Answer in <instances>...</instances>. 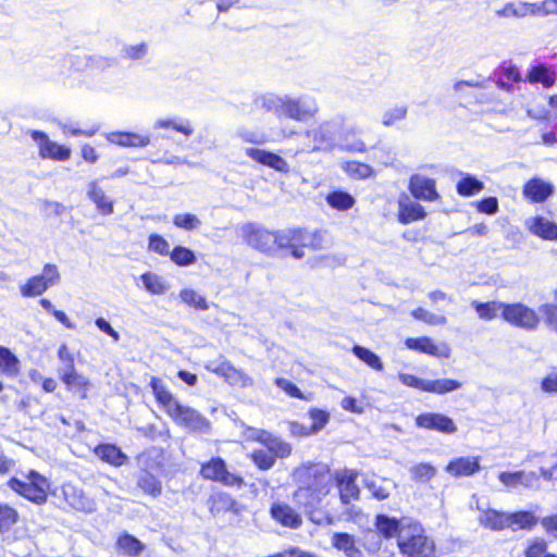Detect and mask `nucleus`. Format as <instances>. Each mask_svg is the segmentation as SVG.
Returning a JSON list of instances; mask_svg holds the SVG:
<instances>
[{
  "label": "nucleus",
  "instance_id": "obj_62",
  "mask_svg": "<svg viewBox=\"0 0 557 557\" xmlns=\"http://www.w3.org/2000/svg\"><path fill=\"white\" fill-rule=\"evenodd\" d=\"M547 544L543 539H535L530 542L525 549V557H542L546 552Z\"/></svg>",
  "mask_w": 557,
  "mask_h": 557
},
{
  "label": "nucleus",
  "instance_id": "obj_47",
  "mask_svg": "<svg viewBox=\"0 0 557 557\" xmlns=\"http://www.w3.org/2000/svg\"><path fill=\"white\" fill-rule=\"evenodd\" d=\"M171 260L181 267L190 265L196 262L194 251L186 247L176 246L170 253Z\"/></svg>",
  "mask_w": 557,
  "mask_h": 557
},
{
  "label": "nucleus",
  "instance_id": "obj_34",
  "mask_svg": "<svg viewBox=\"0 0 557 557\" xmlns=\"http://www.w3.org/2000/svg\"><path fill=\"white\" fill-rule=\"evenodd\" d=\"M20 361L17 357L7 347L0 346V370L9 376L18 373Z\"/></svg>",
  "mask_w": 557,
  "mask_h": 557
},
{
  "label": "nucleus",
  "instance_id": "obj_31",
  "mask_svg": "<svg viewBox=\"0 0 557 557\" xmlns=\"http://www.w3.org/2000/svg\"><path fill=\"white\" fill-rule=\"evenodd\" d=\"M136 484L145 494L153 498L160 496L162 493V484L160 480L148 471L139 472Z\"/></svg>",
  "mask_w": 557,
  "mask_h": 557
},
{
  "label": "nucleus",
  "instance_id": "obj_12",
  "mask_svg": "<svg viewBox=\"0 0 557 557\" xmlns=\"http://www.w3.org/2000/svg\"><path fill=\"white\" fill-rule=\"evenodd\" d=\"M408 188L411 195L419 200L434 201L440 197L435 181L421 174L411 175Z\"/></svg>",
  "mask_w": 557,
  "mask_h": 557
},
{
  "label": "nucleus",
  "instance_id": "obj_10",
  "mask_svg": "<svg viewBox=\"0 0 557 557\" xmlns=\"http://www.w3.org/2000/svg\"><path fill=\"white\" fill-rule=\"evenodd\" d=\"M334 480L343 505H349L352 500L359 499L360 490L356 483L357 472L347 469L339 470L335 472Z\"/></svg>",
  "mask_w": 557,
  "mask_h": 557
},
{
  "label": "nucleus",
  "instance_id": "obj_48",
  "mask_svg": "<svg viewBox=\"0 0 557 557\" xmlns=\"http://www.w3.org/2000/svg\"><path fill=\"white\" fill-rule=\"evenodd\" d=\"M18 518L17 511L8 506L0 504V532H8L13 524L16 523Z\"/></svg>",
  "mask_w": 557,
  "mask_h": 557
},
{
  "label": "nucleus",
  "instance_id": "obj_8",
  "mask_svg": "<svg viewBox=\"0 0 557 557\" xmlns=\"http://www.w3.org/2000/svg\"><path fill=\"white\" fill-rule=\"evenodd\" d=\"M62 496L66 504L74 510L92 513L97 510V503L85 491L72 483L62 485Z\"/></svg>",
  "mask_w": 557,
  "mask_h": 557
},
{
  "label": "nucleus",
  "instance_id": "obj_16",
  "mask_svg": "<svg viewBox=\"0 0 557 557\" xmlns=\"http://www.w3.org/2000/svg\"><path fill=\"white\" fill-rule=\"evenodd\" d=\"M207 505L213 516H219L225 512L239 515L243 509L240 504H238L231 495L223 492L212 494L209 497Z\"/></svg>",
  "mask_w": 557,
  "mask_h": 557
},
{
  "label": "nucleus",
  "instance_id": "obj_15",
  "mask_svg": "<svg viewBox=\"0 0 557 557\" xmlns=\"http://www.w3.org/2000/svg\"><path fill=\"white\" fill-rule=\"evenodd\" d=\"M412 518L403 517L401 519L391 518L387 515H377L374 525L377 532L386 540L397 536L404 531L405 527L410 525Z\"/></svg>",
  "mask_w": 557,
  "mask_h": 557
},
{
  "label": "nucleus",
  "instance_id": "obj_58",
  "mask_svg": "<svg viewBox=\"0 0 557 557\" xmlns=\"http://www.w3.org/2000/svg\"><path fill=\"white\" fill-rule=\"evenodd\" d=\"M309 417L312 421L310 432L318 433L321 431L329 421V413L320 409H312L309 411Z\"/></svg>",
  "mask_w": 557,
  "mask_h": 557
},
{
  "label": "nucleus",
  "instance_id": "obj_57",
  "mask_svg": "<svg viewBox=\"0 0 557 557\" xmlns=\"http://www.w3.org/2000/svg\"><path fill=\"white\" fill-rule=\"evenodd\" d=\"M345 169L349 175L357 178H368L373 174L370 165L359 162H348Z\"/></svg>",
  "mask_w": 557,
  "mask_h": 557
},
{
  "label": "nucleus",
  "instance_id": "obj_7",
  "mask_svg": "<svg viewBox=\"0 0 557 557\" xmlns=\"http://www.w3.org/2000/svg\"><path fill=\"white\" fill-rule=\"evenodd\" d=\"M244 240L253 249L265 253H272L275 250L274 232L247 223L242 227Z\"/></svg>",
  "mask_w": 557,
  "mask_h": 557
},
{
  "label": "nucleus",
  "instance_id": "obj_29",
  "mask_svg": "<svg viewBox=\"0 0 557 557\" xmlns=\"http://www.w3.org/2000/svg\"><path fill=\"white\" fill-rule=\"evenodd\" d=\"M480 523L493 531H502L509 528L508 513L488 509L481 515Z\"/></svg>",
  "mask_w": 557,
  "mask_h": 557
},
{
  "label": "nucleus",
  "instance_id": "obj_50",
  "mask_svg": "<svg viewBox=\"0 0 557 557\" xmlns=\"http://www.w3.org/2000/svg\"><path fill=\"white\" fill-rule=\"evenodd\" d=\"M180 297L185 304H187L189 306H194L197 309H200V310L208 309L206 298L202 297L201 295H199L194 289L186 288V289L181 290Z\"/></svg>",
  "mask_w": 557,
  "mask_h": 557
},
{
  "label": "nucleus",
  "instance_id": "obj_3",
  "mask_svg": "<svg viewBox=\"0 0 557 557\" xmlns=\"http://www.w3.org/2000/svg\"><path fill=\"white\" fill-rule=\"evenodd\" d=\"M150 386L158 403L165 409L166 413L181 426L193 432L207 434L210 432L211 425L207 418L200 414L194 408L183 406L173 395L165 388L161 380L152 377Z\"/></svg>",
  "mask_w": 557,
  "mask_h": 557
},
{
  "label": "nucleus",
  "instance_id": "obj_36",
  "mask_svg": "<svg viewBox=\"0 0 557 557\" xmlns=\"http://www.w3.org/2000/svg\"><path fill=\"white\" fill-rule=\"evenodd\" d=\"M528 79L531 83H541L544 87L549 88L555 84L556 76L547 66L536 65L530 70Z\"/></svg>",
  "mask_w": 557,
  "mask_h": 557
},
{
  "label": "nucleus",
  "instance_id": "obj_1",
  "mask_svg": "<svg viewBox=\"0 0 557 557\" xmlns=\"http://www.w3.org/2000/svg\"><path fill=\"white\" fill-rule=\"evenodd\" d=\"M252 104L256 110L297 122H306L319 111L317 101L308 95L292 98L288 95L267 92L256 96Z\"/></svg>",
  "mask_w": 557,
  "mask_h": 557
},
{
  "label": "nucleus",
  "instance_id": "obj_32",
  "mask_svg": "<svg viewBox=\"0 0 557 557\" xmlns=\"http://www.w3.org/2000/svg\"><path fill=\"white\" fill-rule=\"evenodd\" d=\"M275 248L289 249L301 242L300 228H287L274 232Z\"/></svg>",
  "mask_w": 557,
  "mask_h": 557
},
{
  "label": "nucleus",
  "instance_id": "obj_52",
  "mask_svg": "<svg viewBox=\"0 0 557 557\" xmlns=\"http://www.w3.org/2000/svg\"><path fill=\"white\" fill-rule=\"evenodd\" d=\"M173 223L175 226L191 231L196 230L200 226L201 221L199 218L191 213H185V214H176L173 219Z\"/></svg>",
  "mask_w": 557,
  "mask_h": 557
},
{
  "label": "nucleus",
  "instance_id": "obj_40",
  "mask_svg": "<svg viewBox=\"0 0 557 557\" xmlns=\"http://www.w3.org/2000/svg\"><path fill=\"white\" fill-rule=\"evenodd\" d=\"M354 355L376 371L383 370V362L380 357L370 349L360 345L352 347Z\"/></svg>",
  "mask_w": 557,
  "mask_h": 557
},
{
  "label": "nucleus",
  "instance_id": "obj_59",
  "mask_svg": "<svg viewBox=\"0 0 557 557\" xmlns=\"http://www.w3.org/2000/svg\"><path fill=\"white\" fill-rule=\"evenodd\" d=\"M523 471L516 472H500L498 475L499 481L508 488H518L523 486Z\"/></svg>",
  "mask_w": 557,
  "mask_h": 557
},
{
  "label": "nucleus",
  "instance_id": "obj_61",
  "mask_svg": "<svg viewBox=\"0 0 557 557\" xmlns=\"http://www.w3.org/2000/svg\"><path fill=\"white\" fill-rule=\"evenodd\" d=\"M515 7H516V18H523L529 15L537 16L539 8L536 7V3L518 1V2H515Z\"/></svg>",
  "mask_w": 557,
  "mask_h": 557
},
{
  "label": "nucleus",
  "instance_id": "obj_9",
  "mask_svg": "<svg viewBox=\"0 0 557 557\" xmlns=\"http://www.w3.org/2000/svg\"><path fill=\"white\" fill-rule=\"evenodd\" d=\"M29 135L39 146V156L44 159H53L66 161L71 157V150L54 141H51L48 135L41 131H29Z\"/></svg>",
  "mask_w": 557,
  "mask_h": 557
},
{
  "label": "nucleus",
  "instance_id": "obj_21",
  "mask_svg": "<svg viewBox=\"0 0 557 557\" xmlns=\"http://www.w3.org/2000/svg\"><path fill=\"white\" fill-rule=\"evenodd\" d=\"M208 369L218 375L223 376L230 384H239L242 386H249L252 384V380L247 374L233 367L228 361H223L215 368L208 367Z\"/></svg>",
  "mask_w": 557,
  "mask_h": 557
},
{
  "label": "nucleus",
  "instance_id": "obj_11",
  "mask_svg": "<svg viewBox=\"0 0 557 557\" xmlns=\"http://www.w3.org/2000/svg\"><path fill=\"white\" fill-rule=\"evenodd\" d=\"M416 425L421 429L436 431L444 434H454L457 432V426L453 419L437 412H426L417 416Z\"/></svg>",
  "mask_w": 557,
  "mask_h": 557
},
{
  "label": "nucleus",
  "instance_id": "obj_5",
  "mask_svg": "<svg viewBox=\"0 0 557 557\" xmlns=\"http://www.w3.org/2000/svg\"><path fill=\"white\" fill-rule=\"evenodd\" d=\"M200 474L206 480L220 482L226 486H242L244 483L240 476L227 470V466L221 457H214L203 463Z\"/></svg>",
  "mask_w": 557,
  "mask_h": 557
},
{
  "label": "nucleus",
  "instance_id": "obj_13",
  "mask_svg": "<svg viewBox=\"0 0 557 557\" xmlns=\"http://www.w3.org/2000/svg\"><path fill=\"white\" fill-rule=\"evenodd\" d=\"M8 486L25 497L26 499L37 504L42 505L47 502V488L45 486L38 485V483H29L21 481L16 478H12L8 481Z\"/></svg>",
  "mask_w": 557,
  "mask_h": 557
},
{
  "label": "nucleus",
  "instance_id": "obj_19",
  "mask_svg": "<svg viewBox=\"0 0 557 557\" xmlns=\"http://www.w3.org/2000/svg\"><path fill=\"white\" fill-rule=\"evenodd\" d=\"M406 346L409 349L424 352L434 357L447 358L449 357L450 354V349L446 344H441L440 346H437L430 337L426 336L408 338L406 341Z\"/></svg>",
  "mask_w": 557,
  "mask_h": 557
},
{
  "label": "nucleus",
  "instance_id": "obj_49",
  "mask_svg": "<svg viewBox=\"0 0 557 557\" xmlns=\"http://www.w3.org/2000/svg\"><path fill=\"white\" fill-rule=\"evenodd\" d=\"M408 108L406 106H398L386 110L382 115V124L386 127L406 119Z\"/></svg>",
  "mask_w": 557,
  "mask_h": 557
},
{
  "label": "nucleus",
  "instance_id": "obj_4",
  "mask_svg": "<svg viewBox=\"0 0 557 557\" xmlns=\"http://www.w3.org/2000/svg\"><path fill=\"white\" fill-rule=\"evenodd\" d=\"M397 545L400 553L408 557H432L435 548L434 542L424 534L421 523L413 519L399 534Z\"/></svg>",
  "mask_w": 557,
  "mask_h": 557
},
{
  "label": "nucleus",
  "instance_id": "obj_42",
  "mask_svg": "<svg viewBox=\"0 0 557 557\" xmlns=\"http://www.w3.org/2000/svg\"><path fill=\"white\" fill-rule=\"evenodd\" d=\"M327 203L337 210H348L355 203L354 197L346 191H333L326 197Z\"/></svg>",
  "mask_w": 557,
  "mask_h": 557
},
{
  "label": "nucleus",
  "instance_id": "obj_41",
  "mask_svg": "<svg viewBox=\"0 0 557 557\" xmlns=\"http://www.w3.org/2000/svg\"><path fill=\"white\" fill-rule=\"evenodd\" d=\"M484 188V185L481 181L475 178L472 175L467 174L461 181L457 184V191L459 195L469 197L476 193H480Z\"/></svg>",
  "mask_w": 557,
  "mask_h": 557
},
{
  "label": "nucleus",
  "instance_id": "obj_54",
  "mask_svg": "<svg viewBox=\"0 0 557 557\" xmlns=\"http://www.w3.org/2000/svg\"><path fill=\"white\" fill-rule=\"evenodd\" d=\"M384 483L391 484L389 481L383 480L382 482L376 481H367L366 487L371 492L372 496L377 500H384L388 498L391 494V490L388 486L384 485Z\"/></svg>",
  "mask_w": 557,
  "mask_h": 557
},
{
  "label": "nucleus",
  "instance_id": "obj_14",
  "mask_svg": "<svg viewBox=\"0 0 557 557\" xmlns=\"http://www.w3.org/2000/svg\"><path fill=\"white\" fill-rule=\"evenodd\" d=\"M338 131V124L334 121H326L319 126L306 132L307 137L314 141L312 150H320L333 144Z\"/></svg>",
  "mask_w": 557,
  "mask_h": 557
},
{
  "label": "nucleus",
  "instance_id": "obj_24",
  "mask_svg": "<svg viewBox=\"0 0 557 557\" xmlns=\"http://www.w3.org/2000/svg\"><path fill=\"white\" fill-rule=\"evenodd\" d=\"M94 451L99 459L114 467H121L128 461V457L113 444H100Z\"/></svg>",
  "mask_w": 557,
  "mask_h": 557
},
{
  "label": "nucleus",
  "instance_id": "obj_39",
  "mask_svg": "<svg viewBox=\"0 0 557 557\" xmlns=\"http://www.w3.org/2000/svg\"><path fill=\"white\" fill-rule=\"evenodd\" d=\"M49 288V285L41 275L30 277L25 285L21 287V294L24 297L39 296Z\"/></svg>",
  "mask_w": 557,
  "mask_h": 557
},
{
  "label": "nucleus",
  "instance_id": "obj_44",
  "mask_svg": "<svg viewBox=\"0 0 557 557\" xmlns=\"http://www.w3.org/2000/svg\"><path fill=\"white\" fill-rule=\"evenodd\" d=\"M148 44L140 42L137 45H123L120 55L122 59L138 61L148 54Z\"/></svg>",
  "mask_w": 557,
  "mask_h": 557
},
{
  "label": "nucleus",
  "instance_id": "obj_53",
  "mask_svg": "<svg viewBox=\"0 0 557 557\" xmlns=\"http://www.w3.org/2000/svg\"><path fill=\"white\" fill-rule=\"evenodd\" d=\"M251 458L256 466L261 470H269L274 466L275 458L270 450L259 449L253 451Z\"/></svg>",
  "mask_w": 557,
  "mask_h": 557
},
{
  "label": "nucleus",
  "instance_id": "obj_23",
  "mask_svg": "<svg viewBox=\"0 0 557 557\" xmlns=\"http://www.w3.org/2000/svg\"><path fill=\"white\" fill-rule=\"evenodd\" d=\"M258 438L263 443L270 453L277 458H286L292 453V446L280 437L273 436L267 431H256Z\"/></svg>",
  "mask_w": 557,
  "mask_h": 557
},
{
  "label": "nucleus",
  "instance_id": "obj_60",
  "mask_svg": "<svg viewBox=\"0 0 557 557\" xmlns=\"http://www.w3.org/2000/svg\"><path fill=\"white\" fill-rule=\"evenodd\" d=\"M64 384L67 386L69 389H74L77 392H82V397H86V389L89 385V382L87 377L84 375L76 373L73 375L69 381H65Z\"/></svg>",
  "mask_w": 557,
  "mask_h": 557
},
{
  "label": "nucleus",
  "instance_id": "obj_55",
  "mask_svg": "<svg viewBox=\"0 0 557 557\" xmlns=\"http://www.w3.org/2000/svg\"><path fill=\"white\" fill-rule=\"evenodd\" d=\"M301 246L309 247L313 250H320L324 248L323 235L319 232L307 233L301 230Z\"/></svg>",
  "mask_w": 557,
  "mask_h": 557
},
{
  "label": "nucleus",
  "instance_id": "obj_22",
  "mask_svg": "<svg viewBox=\"0 0 557 557\" xmlns=\"http://www.w3.org/2000/svg\"><path fill=\"white\" fill-rule=\"evenodd\" d=\"M554 193V186L540 178L530 180L523 188V195L533 202H543Z\"/></svg>",
  "mask_w": 557,
  "mask_h": 557
},
{
  "label": "nucleus",
  "instance_id": "obj_28",
  "mask_svg": "<svg viewBox=\"0 0 557 557\" xmlns=\"http://www.w3.org/2000/svg\"><path fill=\"white\" fill-rule=\"evenodd\" d=\"M109 140L121 147H146L150 144L149 136L136 133H111Z\"/></svg>",
  "mask_w": 557,
  "mask_h": 557
},
{
  "label": "nucleus",
  "instance_id": "obj_27",
  "mask_svg": "<svg viewBox=\"0 0 557 557\" xmlns=\"http://www.w3.org/2000/svg\"><path fill=\"white\" fill-rule=\"evenodd\" d=\"M480 470L479 461L475 458L461 457L450 461L446 471L454 476H469Z\"/></svg>",
  "mask_w": 557,
  "mask_h": 557
},
{
  "label": "nucleus",
  "instance_id": "obj_38",
  "mask_svg": "<svg viewBox=\"0 0 557 557\" xmlns=\"http://www.w3.org/2000/svg\"><path fill=\"white\" fill-rule=\"evenodd\" d=\"M141 281L145 288L153 295H162L168 290V284L158 274L148 272L141 275Z\"/></svg>",
  "mask_w": 557,
  "mask_h": 557
},
{
  "label": "nucleus",
  "instance_id": "obj_25",
  "mask_svg": "<svg viewBox=\"0 0 557 557\" xmlns=\"http://www.w3.org/2000/svg\"><path fill=\"white\" fill-rule=\"evenodd\" d=\"M332 545L343 552L346 557H363L361 549L357 546L354 535L345 532H336L332 536Z\"/></svg>",
  "mask_w": 557,
  "mask_h": 557
},
{
  "label": "nucleus",
  "instance_id": "obj_45",
  "mask_svg": "<svg viewBox=\"0 0 557 557\" xmlns=\"http://www.w3.org/2000/svg\"><path fill=\"white\" fill-rule=\"evenodd\" d=\"M410 476L416 482H429L436 474V469L425 462L418 463L410 468Z\"/></svg>",
  "mask_w": 557,
  "mask_h": 557
},
{
  "label": "nucleus",
  "instance_id": "obj_17",
  "mask_svg": "<svg viewBox=\"0 0 557 557\" xmlns=\"http://www.w3.org/2000/svg\"><path fill=\"white\" fill-rule=\"evenodd\" d=\"M246 154L253 161L270 166L278 172L287 173L288 163L278 154L259 148H247Z\"/></svg>",
  "mask_w": 557,
  "mask_h": 557
},
{
  "label": "nucleus",
  "instance_id": "obj_2",
  "mask_svg": "<svg viewBox=\"0 0 557 557\" xmlns=\"http://www.w3.org/2000/svg\"><path fill=\"white\" fill-rule=\"evenodd\" d=\"M295 478L299 486L294 497L306 509L317 508L330 493L332 475L324 466L311 465L299 468L295 471Z\"/></svg>",
  "mask_w": 557,
  "mask_h": 557
},
{
  "label": "nucleus",
  "instance_id": "obj_46",
  "mask_svg": "<svg viewBox=\"0 0 557 557\" xmlns=\"http://www.w3.org/2000/svg\"><path fill=\"white\" fill-rule=\"evenodd\" d=\"M157 128H173L185 136H190L194 133V128L188 120H159L156 122Z\"/></svg>",
  "mask_w": 557,
  "mask_h": 557
},
{
  "label": "nucleus",
  "instance_id": "obj_51",
  "mask_svg": "<svg viewBox=\"0 0 557 557\" xmlns=\"http://www.w3.org/2000/svg\"><path fill=\"white\" fill-rule=\"evenodd\" d=\"M412 317L431 325H444L447 323L446 317L432 313L423 308L414 309Z\"/></svg>",
  "mask_w": 557,
  "mask_h": 557
},
{
  "label": "nucleus",
  "instance_id": "obj_63",
  "mask_svg": "<svg viewBox=\"0 0 557 557\" xmlns=\"http://www.w3.org/2000/svg\"><path fill=\"white\" fill-rule=\"evenodd\" d=\"M541 389L546 394H557V372L546 374L541 381Z\"/></svg>",
  "mask_w": 557,
  "mask_h": 557
},
{
  "label": "nucleus",
  "instance_id": "obj_64",
  "mask_svg": "<svg viewBox=\"0 0 557 557\" xmlns=\"http://www.w3.org/2000/svg\"><path fill=\"white\" fill-rule=\"evenodd\" d=\"M41 276L49 285V287L58 284L60 281V273L55 264H46L44 267V273Z\"/></svg>",
  "mask_w": 557,
  "mask_h": 557
},
{
  "label": "nucleus",
  "instance_id": "obj_56",
  "mask_svg": "<svg viewBox=\"0 0 557 557\" xmlns=\"http://www.w3.org/2000/svg\"><path fill=\"white\" fill-rule=\"evenodd\" d=\"M148 248L161 256H170V244L158 234H151L149 236Z\"/></svg>",
  "mask_w": 557,
  "mask_h": 557
},
{
  "label": "nucleus",
  "instance_id": "obj_43",
  "mask_svg": "<svg viewBox=\"0 0 557 557\" xmlns=\"http://www.w3.org/2000/svg\"><path fill=\"white\" fill-rule=\"evenodd\" d=\"M117 545L125 554L134 557L139 556L145 548L139 540L129 534L121 536L117 540Z\"/></svg>",
  "mask_w": 557,
  "mask_h": 557
},
{
  "label": "nucleus",
  "instance_id": "obj_33",
  "mask_svg": "<svg viewBox=\"0 0 557 557\" xmlns=\"http://www.w3.org/2000/svg\"><path fill=\"white\" fill-rule=\"evenodd\" d=\"M506 305L507 304L500 301L472 302V306L474 307L479 317L483 320H492L498 315L503 317L504 308H506Z\"/></svg>",
  "mask_w": 557,
  "mask_h": 557
},
{
  "label": "nucleus",
  "instance_id": "obj_30",
  "mask_svg": "<svg viewBox=\"0 0 557 557\" xmlns=\"http://www.w3.org/2000/svg\"><path fill=\"white\" fill-rule=\"evenodd\" d=\"M530 230L533 234L547 239L554 240L557 239V224L550 222L549 220L536 216L532 220L530 224Z\"/></svg>",
  "mask_w": 557,
  "mask_h": 557
},
{
  "label": "nucleus",
  "instance_id": "obj_26",
  "mask_svg": "<svg viewBox=\"0 0 557 557\" xmlns=\"http://www.w3.org/2000/svg\"><path fill=\"white\" fill-rule=\"evenodd\" d=\"M87 196L96 205L100 213L103 215L113 213V201L107 197L106 193L96 181L88 184Z\"/></svg>",
  "mask_w": 557,
  "mask_h": 557
},
{
  "label": "nucleus",
  "instance_id": "obj_35",
  "mask_svg": "<svg viewBox=\"0 0 557 557\" xmlns=\"http://www.w3.org/2000/svg\"><path fill=\"white\" fill-rule=\"evenodd\" d=\"M509 529L516 531L518 529H532L537 519L530 511H518L515 513H508Z\"/></svg>",
  "mask_w": 557,
  "mask_h": 557
},
{
  "label": "nucleus",
  "instance_id": "obj_37",
  "mask_svg": "<svg viewBox=\"0 0 557 557\" xmlns=\"http://www.w3.org/2000/svg\"><path fill=\"white\" fill-rule=\"evenodd\" d=\"M461 383L451 379H440L433 381H426L425 383V392L435 393V394H445L449 392H454L461 387Z\"/></svg>",
  "mask_w": 557,
  "mask_h": 557
},
{
  "label": "nucleus",
  "instance_id": "obj_6",
  "mask_svg": "<svg viewBox=\"0 0 557 557\" xmlns=\"http://www.w3.org/2000/svg\"><path fill=\"white\" fill-rule=\"evenodd\" d=\"M503 318L511 325L527 331L536 329L540 323L537 313L533 309L520 302L506 305V308H504Z\"/></svg>",
  "mask_w": 557,
  "mask_h": 557
},
{
  "label": "nucleus",
  "instance_id": "obj_20",
  "mask_svg": "<svg viewBox=\"0 0 557 557\" xmlns=\"http://www.w3.org/2000/svg\"><path fill=\"white\" fill-rule=\"evenodd\" d=\"M270 511L272 518L283 527L297 529L302 523L300 515L286 504H273Z\"/></svg>",
  "mask_w": 557,
  "mask_h": 557
},
{
  "label": "nucleus",
  "instance_id": "obj_18",
  "mask_svg": "<svg viewBox=\"0 0 557 557\" xmlns=\"http://www.w3.org/2000/svg\"><path fill=\"white\" fill-rule=\"evenodd\" d=\"M426 215L424 208L413 201L409 196L403 195L398 199V220L401 224H409L422 220Z\"/></svg>",
  "mask_w": 557,
  "mask_h": 557
}]
</instances>
